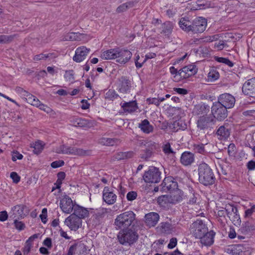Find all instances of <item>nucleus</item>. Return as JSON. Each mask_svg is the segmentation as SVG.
Instances as JSON below:
<instances>
[{
    "instance_id": "1",
    "label": "nucleus",
    "mask_w": 255,
    "mask_h": 255,
    "mask_svg": "<svg viewBox=\"0 0 255 255\" xmlns=\"http://www.w3.org/2000/svg\"><path fill=\"white\" fill-rule=\"evenodd\" d=\"M180 27L184 30L193 34L202 33L207 26V20L203 17L195 19L192 22L185 18H182L179 22Z\"/></svg>"
},
{
    "instance_id": "2",
    "label": "nucleus",
    "mask_w": 255,
    "mask_h": 255,
    "mask_svg": "<svg viewBox=\"0 0 255 255\" xmlns=\"http://www.w3.org/2000/svg\"><path fill=\"white\" fill-rule=\"evenodd\" d=\"M135 219V214L131 211H127L118 215L115 220L117 229L128 228L132 225Z\"/></svg>"
},
{
    "instance_id": "3",
    "label": "nucleus",
    "mask_w": 255,
    "mask_h": 255,
    "mask_svg": "<svg viewBox=\"0 0 255 255\" xmlns=\"http://www.w3.org/2000/svg\"><path fill=\"white\" fill-rule=\"evenodd\" d=\"M117 237L121 245L130 246L138 240V235L134 229H124L119 232Z\"/></svg>"
},
{
    "instance_id": "4",
    "label": "nucleus",
    "mask_w": 255,
    "mask_h": 255,
    "mask_svg": "<svg viewBox=\"0 0 255 255\" xmlns=\"http://www.w3.org/2000/svg\"><path fill=\"white\" fill-rule=\"evenodd\" d=\"M211 109L212 113L211 115L215 120L221 121L227 117V108L217 102L213 103Z\"/></svg>"
},
{
    "instance_id": "5",
    "label": "nucleus",
    "mask_w": 255,
    "mask_h": 255,
    "mask_svg": "<svg viewBox=\"0 0 255 255\" xmlns=\"http://www.w3.org/2000/svg\"><path fill=\"white\" fill-rule=\"evenodd\" d=\"M208 231L207 227L201 220L194 222L191 226V233L197 239H200Z\"/></svg>"
},
{
    "instance_id": "6",
    "label": "nucleus",
    "mask_w": 255,
    "mask_h": 255,
    "mask_svg": "<svg viewBox=\"0 0 255 255\" xmlns=\"http://www.w3.org/2000/svg\"><path fill=\"white\" fill-rule=\"evenodd\" d=\"M59 153L72 154L74 155L84 156L88 155L90 151L89 150H85L82 148H77L75 147L67 146L65 145H61L59 147Z\"/></svg>"
},
{
    "instance_id": "7",
    "label": "nucleus",
    "mask_w": 255,
    "mask_h": 255,
    "mask_svg": "<svg viewBox=\"0 0 255 255\" xmlns=\"http://www.w3.org/2000/svg\"><path fill=\"white\" fill-rule=\"evenodd\" d=\"M216 120L211 115L200 116L197 121V128L200 130H204L211 128L214 125Z\"/></svg>"
},
{
    "instance_id": "8",
    "label": "nucleus",
    "mask_w": 255,
    "mask_h": 255,
    "mask_svg": "<svg viewBox=\"0 0 255 255\" xmlns=\"http://www.w3.org/2000/svg\"><path fill=\"white\" fill-rule=\"evenodd\" d=\"M116 55V61L120 64H125L131 58L132 53L128 49L117 47Z\"/></svg>"
},
{
    "instance_id": "9",
    "label": "nucleus",
    "mask_w": 255,
    "mask_h": 255,
    "mask_svg": "<svg viewBox=\"0 0 255 255\" xmlns=\"http://www.w3.org/2000/svg\"><path fill=\"white\" fill-rule=\"evenodd\" d=\"M131 82L126 76H122L118 80V90L123 94L128 93L130 92Z\"/></svg>"
},
{
    "instance_id": "10",
    "label": "nucleus",
    "mask_w": 255,
    "mask_h": 255,
    "mask_svg": "<svg viewBox=\"0 0 255 255\" xmlns=\"http://www.w3.org/2000/svg\"><path fill=\"white\" fill-rule=\"evenodd\" d=\"M82 221L80 218L74 215H70L66 218L64 224L72 230L76 231L82 226Z\"/></svg>"
},
{
    "instance_id": "11",
    "label": "nucleus",
    "mask_w": 255,
    "mask_h": 255,
    "mask_svg": "<svg viewBox=\"0 0 255 255\" xmlns=\"http://www.w3.org/2000/svg\"><path fill=\"white\" fill-rule=\"evenodd\" d=\"M227 109L233 108L235 104V97L229 93H224L220 95L218 98V102Z\"/></svg>"
},
{
    "instance_id": "12",
    "label": "nucleus",
    "mask_w": 255,
    "mask_h": 255,
    "mask_svg": "<svg viewBox=\"0 0 255 255\" xmlns=\"http://www.w3.org/2000/svg\"><path fill=\"white\" fill-rule=\"evenodd\" d=\"M242 92L244 95L255 98V78L248 80L244 84Z\"/></svg>"
},
{
    "instance_id": "13",
    "label": "nucleus",
    "mask_w": 255,
    "mask_h": 255,
    "mask_svg": "<svg viewBox=\"0 0 255 255\" xmlns=\"http://www.w3.org/2000/svg\"><path fill=\"white\" fill-rule=\"evenodd\" d=\"M231 132V129L229 125L228 124H225L217 128L216 135L219 139L225 140L230 137Z\"/></svg>"
},
{
    "instance_id": "14",
    "label": "nucleus",
    "mask_w": 255,
    "mask_h": 255,
    "mask_svg": "<svg viewBox=\"0 0 255 255\" xmlns=\"http://www.w3.org/2000/svg\"><path fill=\"white\" fill-rule=\"evenodd\" d=\"M60 207L63 212L69 214L73 210L75 204H73L71 198L65 196L60 201Z\"/></svg>"
},
{
    "instance_id": "15",
    "label": "nucleus",
    "mask_w": 255,
    "mask_h": 255,
    "mask_svg": "<svg viewBox=\"0 0 255 255\" xmlns=\"http://www.w3.org/2000/svg\"><path fill=\"white\" fill-rule=\"evenodd\" d=\"M197 72V69L194 65H189L180 69L178 71V74L181 78L186 79Z\"/></svg>"
},
{
    "instance_id": "16",
    "label": "nucleus",
    "mask_w": 255,
    "mask_h": 255,
    "mask_svg": "<svg viewBox=\"0 0 255 255\" xmlns=\"http://www.w3.org/2000/svg\"><path fill=\"white\" fill-rule=\"evenodd\" d=\"M234 209L233 205L231 204L226 205L225 208H220L217 214L218 221L222 224H224L225 222H227L226 217H228V213L231 211H233Z\"/></svg>"
},
{
    "instance_id": "17",
    "label": "nucleus",
    "mask_w": 255,
    "mask_h": 255,
    "mask_svg": "<svg viewBox=\"0 0 255 255\" xmlns=\"http://www.w3.org/2000/svg\"><path fill=\"white\" fill-rule=\"evenodd\" d=\"M89 51L90 49H88L85 46L77 48L73 58V60L76 62H81L86 58Z\"/></svg>"
},
{
    "instance_id": "18",
    "label": "nucleus",
    "mask_w": 255,
    "mask_h": 255,
    "mask_svg": "<svg viewBox=\"0 0 255 255\" xmlns=\"http://www.w3.org/2000/svg\"><path fill=\"white\" fill-rule=\"evenodd\" d=\"M103 199L108 204L112 205L116 201L117 195L108 187H105L103 191Z\"/></svg>"
},
{
    "instance_id": "19",
    "label": "nucleus",
    "mask_w": 255,
    "mask_h": 255,
    "mask_svg": "<svg viewBox=\"0 0 255 255\" xmlns=\"http://www.w3.org/2000/svg\"><path fill=\"white\" fill-rule=\"evenodd\" d=\"M225 250L227 253L232 255H246L245 248L242 245H232Z\"/></svg>"
},
{
    "instance_id": "20",
    "label": "nucleus",
    "mask_w": 255,
    "mask_h": 255,
    "mask_svg": "<svg viewBox=\"0 0 255 255\" xmlns=\"http://www.w3.org/2000/svg\"><path fill=\"white\" fill-rule=\"evenodd\" d=\"M161 185L163 190H174L178 187V184L173 176H165Z\"/></svg>"
},
{
    "instance_id": "21",
    "label": "nucleus",
    "mask_w": 255,
    "mask_h": 255,
    "mask_svg": "<svg viewBox=\"0 0 255 255\" xmlns=\"http://www.w3.org/2000/svg\"><path fill=\"white\" fill-rule=\"evenodd\" d=\"M195 161L194 154L190 151L183 152L180 157V162L184 166L191 165Z\"/></svg>"
},
{
    "instance_id": "22",
    "label": "nucleus",
    "mask_w": 255,
    "mask_h": 255,
    "mask_svg": "<svg viewBox=\"0 0 255 255\" xmlns=\"http://www.w3.org/2000/svg\"><path fill=\"white\" fill-rule=\"evenodd\" d=\"M210 106L205 103H200L194 106L193 113L194 115L199 116L206 115L210 111Z\"/></svg>"
},
{
    "instance_id": "23",
    "label": "nucleus",
    "mask_w": 255,
    "mask_h": 255,
    "mask_svg": "<svg viewBox=\"0 0 255 255\" xmlns=\"http://www.w3.org/2000/svg\"><path fill=\"white\" fill-rule=\"evenodd\" d=\"M159 216L157 213L150 212L145 216V222L147 226L149 227L155 226L158 223Z\"/></svg>"
},
{
    "instance_id": "24",
    "label": "nucleus",
    "mask_w": 255,
    "mask_h": 255,
    "mask_svg": "<svg viewBox=\"0 0 255 255\" xmlns=\"http://www.w3.org/2000/svg\"><path fill=\"white\" fill-rule=\"evenodd\" d=\"M122 108L126 113H132L138 109L136 101H131L129 102L121 103L120 104Z\"/></svg>"
},
{
    "instance_id": "25",
    "label": "nucleus",
    "mask_w": 255,
    "mask_h": 255,
    "mask_svg": "<svg viewBox=\"0 0 255 255\" xmlns=\"http://www.w3.org/2000/svg\"><path fill=\"white\" fill-rule=\"evenodd\" d=\"M170 197L172 200V204H176L178 202L181 201L184 197L183 192L177 188L174 190H170Z\"/></svg>"
},
{
    "instance_id": "26",
    "label": "nucleus",
    "mask_w": 255,
    "mask_h": 255,
    "mask_svg": "<svg viewBox=\"0 0 255 255\" xmlns=\"http://www.w3.org/2000/svg\"><path fill=\"white\" fill-rule=\"evenodd\" d=\"M215 235V233L213 231L210 232L207 231V233L205 234L200 239V242L202 245L205 246H211L214 242V237Z\"/></svg>"
},
{
    "instance_id": "27",
    "label": "nucleus",
    "mask_w": 255,
    "mask_h": 255,
    "mask_svg": "<svg viewBox=\"0 0 255 255\" xmlns=\"http://www.w3.org/2000/svg\"><path fill=\"white\" fill-rule=\"evenodd\" d=\"M70 122L74 126L80 128L89 127L90 125L88 120L79 117L72 118Z\"/></svg>"
},
{
    "instance_id": "28",
    "label": "nucleus",
    "mask_w": 255,
    "mask_h": 255,
    "mask_svg": "<svg viewBox=\"0 0 255 255\" xmlns=\"http://www.w3.org/2000/svg\"><path fill=\"white\" fill-rule=\"evenodd\" d=\"M233 208H234L233 211H230L228 213V218L232 221L233 224L236 226L240 225L241 220L239 214H238V209L233 205Z\"/></svg>"
},
{
    "instance_id": "29",
    "label": "nucleus",
    "mask_w": 255,
    "mask_h": 255,
    "mask_svg": "<svg viewBox=\"0 0 255 255\" xmlns=\"http://www.w3.org/2000/svg\"><path fill=\"white\" fill-rule=\"evenodd\" d=\"M73 211L74 213L72 214L76 216L81 219L85 218L89 215V211L87 208L77 204H75Z\"/></svg>"
},
{
    "instance_id": "30",
    "label": "nucleus",
    "mask_w": 255,
    "mask_h": 255,
    "mask_svg": "<svg viewBox=\"0 0 255 255\" xmlns=\"http://www.w3.org/2000/svg\"><path fill=\"white\" fill-rule=\"evenodd\" d=\"M99 143L103 145L114 146L119 145L120 141L116 138L101 137L99 139Z\"/></svg>"
},
{
    "instance_id": "31",
    "label": "nucleus",
    "mask_w": 255,
    "mask_h": 255,
    "mask_svg": "<svg viewBox=\"0 0 255 255\" xmlns=\"http://www.w3.org/2000/svg\"><path fill=\"white\" fill-rule=\"evenodd\" d=\"M212 170L206 163L202 162L198 165V175H212Z\"/></svg>"
},
{
    "instance_id": "32",
    "label": "nucleus",
    "mask_w": 255,
    "mask_h": 255,
    "mask_svg": "<svg viewBox=\"0 0 255 255\" xmlns=\"http://www.w3.org/2000/svg\"><path fill=\"white\" fill-rule=\"evenodd\" d=\"M116 56V48L105 50L101 54V58L104 60L115 59Z\"/></svg>"
},
{
    "instance_id": "33",
    "label": "nucleus",
    "mask_w": 255,
    "mask_h": 255,
    "mask_svg": "<svg viewBox=\"0 0 255 255\" xmlns=\"http://www.w3.org/2000/svg\"><path fill=\"white\" fill-rule=\"evenodd\" d=\"M173 28V24L169 21H167L161 25V33L164 34L165 36H169L172 33Z\"/></svg>"
},
{
    "instance_id": "34",
    "label": "nucleus",
    "mask_w": 255,
    "mask_h": 255,
    "mask_svg": "<svg viewBox=\"0 0 255 255\" xmlns=\"http://www.w3.org/2000/svg\"><path fill=\"white\" fill-rule=\"evenodd\" d=\"M170 127L174 131H177L179 130H185L187 128V125L184 121L180 119L174 121Z\"/></svg>"
},
{
    "instance_id": "35",
    "label": "nucleus",
    "mask_w": 255,
    "mask_h": 255,
    "mask_svg": "<svg viewBox=\"0 0 255 255\" xmlns=\"http://www.w3.org/2000/svg\"><path fill=\"white\" fill-rule=\"evenodd\" d=\"M139 128L140 129L145 133H149L152 132L153 127L151 125L149 121L147 119H145L139 124Z\"/></svg>"
},
{
    "instance_id": "36",
    "label": "nucleus",
    "mask_w": 255,
    "mask_h": 255,
    "mask_svg": "<svg viewBox=\"0 0 255 255\" xmlns=\"http://www.w3.org/2000/svg\"><path fill=\"white\" fill-rule=\"evenodd\" d=\"M56 57V55L54 53H49L47 54L40 53L39 54L35 55L33 58L34 61H40L42 60H46L47 59H52Z\"/></svg>"
},
{
    "instance_id": "37",
    "label": "nucleus",
    "mask_w": 255,
    "mask_h": 255,
    "mask_svg": "<svg viewBox=\"0 0 255 255\" xmlns=\"http://www.w3.org/2000/svg\"><path fill=\"white\" fill-rule=\"evenodd\" d=\"M198 180L201 184L208 186L215 183V178L214 176H198Z\"/></svg>"
},
{
    "instance_id": "38",
    "label": "nucleus",
    "mask_w": 255,
    "mask_h": 255,
    "mask_svg": "<svg viewBox=\"0 0 255 255\" xmlns=\"http://www.w3.org/2000/svg\"><path fill=\"white\" fill-rule=\"evenodd\" d=\"M133 156L132 151L120 152L115 155V158L118 160H121L130 158Z\"/></svg>"
},
{
    "instance_id": "39",
    "label": "nucleus",
    "mask_w": 255,
    "mask_h": 255,
    "mask_svg": "<svg viewBox=\"0 0 255 255\" xmlns=\"http://www.w3.org/2000/svg\"><path fill=\"white\" fill-rule=\"evenodd\" d=\"M170 195H164L159 196L157 198V203L161 206H165L168 204H172Z\"/></svg>"
},
{
    "instance_id": "40",
    "label": "nucleus",
    "mask_w": 255,
    "mask_h": 255,
    "mask_svg": "<svg viewBox=\"0 0 255 255\" xmlns=\"http://www.w3.org/2000/svg\"><path fill=\"white\" fill-rule=\"evenodd\" d=\"M220 75L218 71L214 68H212L208 74V82H214L219 78Z\"/></svg>"
},
{
    "instance_id": "41",
    "label": "nucleus",
    "mask_w": 255,
    "mask_h": 255,
    "mask_svg": "<svg viewBox=\"0 0 255 255\" xmlns=\"http://www.w3.org/2000/svg\"><path fill=\"white\" fill-rule=\"evenodd\" d=\"M159 230L162 233L169 234L172 231V225L168 222H162L160 223Z\"/></svg>"
},
{
    "instance_id": "42",
    "label": "nucleus",
    "mask_w": 255,
    "mask_h": 255,
    "mask_svg": "<svg viewBox=\"0 0 255 255\" xmlns=\"http://www.w3.org/2000/svg\"><path fill=\"white\" fill-rule=\"evenodd\" d=\"M23 99L28 103L34 106H37L38 104L39 103V100L35 96L28 92Z\"/></svg>"
},
{
    "instance_id": "43",
    "label": "nucleus",
    "mask_w": 255,
    "mask_h": 255,
    "mask_svg": "<svg viewBox=\"0 0 255 255\" xmlns=\"http://www.w3.org/2000/svg\"><path fill=\"white\" fill-rule=\"evenodd\" d=\"M24 206L22 205H17L14 206L12 208L14 217H22L24 215L23 210Z\"/></svg>"
},
{
    "instance_id": "44",
    "label": "nucleus",
    "mask_w": 255,
    "mask_h": 255,
    "mask_svg": "<svg viewBox=\"0 0 255 255\" xmlns=\"http://www.w3.org/2000/svg\"><path fill=\"white\" fill-rule=\"evenodd\" d=\"M15 35H0V44H7L12 42Z\"/></svg>"
},
{
    "instance_id": "45",
    "label": "nucleus",
    "mask_w": 255,
    "mask_h": 255,
    "mask_svg": "<svg viewBox=\"0 0 255 255\" xmlns=\"http://www.w3.org/2000/svg\"><path fill=\"white\" fill-rule=\"evenodd\" d=\"M81 34L76 32H70L67 33L64 37L65 40L76 41L80 39Z\"/></svg>"
},
{
    "instance_id": "46",
    "label": "nucleus",
    "mask_w": 255,
    "mask_h": 255,
    "mask_svg": "<svg viewBox=\"0 0 255 255\" xmlns=\"http://www.w3.org/2000/svg\"><path fill=\"white\" fill-rule=\"evenodd\" d=\"M215 60L219 63H224L228 66L229 67H233L234 65V63L229 60V59L225 57H215Z\"/></svg>"
},
{
    "instance_id": "47",
    "label": "nucleus",
    "mask_w": 255,
    "mask_h": 255,
    "mask_svg": "<svg viewBox=\"0 0 255 255\" xmlns=\"http://www.w3.org/2000/svg\"><path fill=\"white\" fill-rule=\"evenodd\" d=\"M143 179L147 183H157L160 180V176H142Z\"/></svg>"
},
{
    "instance_id": "48",
    "label": "nucleus",
    "mask_w": 255,
    "mask_h": 255,
    "mask_svg": "<svg viewBox=\"0 0 255 255\" xmlns=\"http://www.w3.org/2000/svg\"><path fill=\"white\" fill-rule=\"evenodd\" d=\"M161 172L159 169L154 166H150L147 171L145 172L144 175H160Z\"/></svg>"
},
{
    "instance_id": "49",
    "label": "nucleus",
    "mask_w": 255,
    "mask_h": 255,
    "mask_svg": "<svg viewBox=\"0 0 255 255\" xmlns=\"http://www.w3.org/2000/svg\"><path fill=\"white\" fill-rule=\"evenodd\" d=\"M32 147L34 148V153L38 154L42 150L43 145L42 144V142L41 141L38 140L34 143Z\"/></svg>"
},
{
    "instance_id": "50",
    "label": "nucleus",
    "mask_w": 255,
    "mask_h": 255,
    "mask_svg": "<svg viewBox=\"0 0 255 255\" xmlns=\"http://www.w3.org/2000/svg\"><path fill=\"white\" fill-rule=\"evenodd\" d=\"M64 78L67 81L71 83H73L75 80L74 71L72 70L66 71Z\"/></svg>"
},
{
    "instance_id": "51",
    "label": "nucleus",
    "mask_w": 255,
    "mask_h": 255,
    "mask_svg": "<svg viewBox=\"0 0 255 255\" xmlns=\"http://www.w3.org/2000/svg\"><path fill=\"white\" fill-rule=\"evenodd\" d=\"M119 97V95L114 90H109L106 93V98L110 100H114Z\"/></svg>"
},
{
    "instance_id": "52",
    "label": "nucleus",
    "mask_w": 255,
    "mask_h": 255,
    "mask_svg": "<svg viewBox=\"0 0 255 255\" xmlns=\"http://www.w3.org/2000/svg\"><path fill=\"white\" fill-rule=\"evenodd\" d=\"M162 148L163 152L166 155H169L171 153L174 154L175 153V152H174L171 148V145L169 142H167L163 145Z\"/></svg>"
},
{
    "instance_id": "53",
    "label": "nucleus",
    "mask_w": 255,
    "mask_h": 255,
    "mask_svg": "<svg viewBox=\"0 0 255 255\" xmlns=\"http://www.w3.org/2000/svg\"><path fill=\"white\" fill-rule=\"evenodd\" d=\"M193 149L195 152L205 154L206 152L204 145L203 144H194L193 145Z\"/></svg>"
},
{
    "instance_id": "54",
    "label": "nucleus",
    "mask_w": 255,
    "mask_h": 255,
    "mask_svg": "<svg viewBox=\"0 0 255 255\" xmlns=\"http://www.w3.org/2000/svg\"><path fill=\"white\" fill-rule=\"evenodd\" d=\"M141 145H143L145 147L149 148L150 149H155L156 143L152 141L144 140L141 142Z\"/></svg>"
},
{
    "instance_id": "55",
    "label": "nucleus",
    "mask_w": 255,
    "mask_h": 255,
    "mask_svg": "<svg viewBox=\"0 0 255 255\" xmlns=\"http://www.w3.org/2000/svg\"><path fill=\"white\" fill-rule=\"evenodd\" d=\"M103 214L102 213H98L94 214L92 217L93 222L95 225L100 224L101 219L103 218Z\"/></svg>"
},
{
    "instance_id": "56",
    "label": "nucleus",
    "mask_w": 255,
    "mask_h": 255,
    "mask_svg": "<svg viewBox=\"0 0 255 255\" xmlns=\"http://www.w3.org/2000/svg\"><path fill=\"white\" fill-rule=\"evenodd\" d=\"M65 176H58V178L56 182L54 184V186L52 188V191L55 189H60L62 181L64 179Z\"/></svg>"
},
{
    "instance_id": "57",
    "label": "nucleus",
    "mask_w": 255,
    "mask_h": 255,
    "mask_svg": "<svg viewBox=\"0 0 255 255\" xmlns=\"http://www.w3.org/2000/svg\"><path fill=\"white\" fill-rule=\"evenodd\" d=\"M14 225L15 228L19 231L23 230L25 228V225L22 222L18 221L16 219L14 221Z\"/></svg>"
},
{
    "instance_id": "58",
    "label": "nucleus",
    "mask_w": 255,
    "mask_h": 255,
    "mask_svg": "<svg viewBox=\"0 0 255 255\" xmlns=\"http://www.w3.org/2000/svg\"><path fill=\"white\" fill-rule=\"evenodd\" d=\"M33 244L25 242L24 247L22 249L23 255H28L32 247Z\"/></svg>"
},
{
    "instance_id": "59",
    "label": "nucleus",
    "mask_w": 255,
    "mask_h": 255,
    "mask_svg": "<svg viewBox=\"0 0 255 255\" xmlns=\"http://www.w3.org/2000/svg\"><path fill=\"white\" fill-rule=\"evenodd\" d=\"M137 193L135 191H130L127 195V198L128 201H133L137 197Z\"/></svg>"
},
{
    "instance_id": "60",
    "label": "nucleus",
    "mask_w": 255,
    "mask_h": 255,
    "mask_svg": "<svg viewBox=\"0 0 255 255\" xmlns=\"http://www.w3.org/2000/svg\"><path fill=\"white\" fill-rule=\"evenodd\" d=\"M228 152L230 156H233L236 153V146L234 143H230L228 146Z\"/></svg>"
},
{
    "instance_id": "61",
    "label": "nucleus",
    "mask_w": 255,
    "mask_h": 255,
    "mask_svg": "<svg viewBox=\"0 0 255 255\" xmlns=\"http://www.w3.org/2000/svg\"><path fill=\"white\" fill-rule=\"evenodd\" d=\"M35 107H38L40 110L44 111L47 113H49L51 111V109L49 107L41 103L40 101L39 103H38V105Z\"/></svg>"
},
{
    "instance_id": "62",
    "label": "nucleus",
    "mask_w": 255,
    "mask_h": 255,
    "mask_svg": "<svg viewBox=\"0 0 255 255\" xmlns=\"http://www.w3.org/2000/svg\"><path fill=\"white\" fill-rule=\"evenodd\" d=\"M255 212V205H253L250 209H248L245 211V217H250Z\"/></svg>"
},
{
    "instance_id": "63",
    "label": "nucleus",
    "mask_w": 255,
    "mask_h": 255,
    "mask_svg": "<svg viewBox=\"0 0 255 255\" xmlns=\"http://www.w3.org/2000/svg\"><path fill=\"white\" fill-rule=\"evenodd\" d=\"M16 92L20 95L21 97L23 98L25 97V95L27 94L28 92L24 90L23 88L20 87H16L15 89Z\"/></svg>"
},
{
    "instance_id": "64",
    "label": "nucleus",
    "mask_w": 255,
    "mask_h": 255,
    "mask_svg": "<svg viewBox=\"0 0 255 255\" xmlns=\"http://www.w3.org/2000/svg\"><path fill=\"white\" fill-rule=\"evenodd\" d=\"M23 158V155L17 151H13L12 153V160L13 161H16L17 159H21Z\"/></svg>"
}]
</instances>
